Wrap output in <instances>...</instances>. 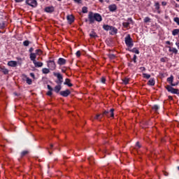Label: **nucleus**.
Segmentation results:
<instances>
[{"instance_id":"052dcab7","label":"nucleus","mask_w":179,"mask_h":179,"mask_svg":"<svg viewBox=\"0 0 179 179\" xmlns=\"http://www.w3.org/2000/svg\"><path fill=\"white\" fill-rule=\"evenodd\" d=\"M30 76H31V78H34V73H30Z\"/></svg>"},{"instance_id":"603ef678","label":"nucleus","mask_w":179,"mask_h":179,"mask_svg":"<svg viewBox=\"0 0 179 179\" xmlns=\"http://www.w3.org/2000/svg\"><path fill=\"white\" fill-rule=\"evenodd\" d=\"M161 62H166V58L162 57L160 59Z\"/></svg>"},{"instance_id":"f8f14e48","label":"nucleus","mask_w":179,"mask_h":179,"mask_svg":"<svg viewBox=\"0 0 179 179\" xmlns=\"http://www.w3.org/2000/svg\"><path fill=\"white\" fill-rule=\"evenodd\" d=\"M166 80L169 83H170L171 86H177V85H178V83H173V82L174 81V76H173L172 75L169 77Z\"/></svg>"},{"instance_id":"e2e57ef3","label":"nucleus","mask_w":179,"mask_h":179,"mask_svg":"<svg viewBox=\"0 0 179 179\" xmlns=\"http://www.w3.org/2000/svg\"><path fill=\"white\" fill-rule=\"evenodd\" d=\"M17 61H22V58H20V57H17Z\"/></svg>"},{"instance_id":"9b49d317","label":"nucleus","mask_w":179,"mask_h":179,"mask_svg":"<svg viewBox=\"0 0 179 179\" xmlns=\"http://www.w3.org/2000/svg\"><path fill=\"white\" fill-rule=\"evenodd\" d=\"M60 96H62V97H68L69 94H71V90H66L64 91H61L59 92Z\"/></svg>"},{"instance_id":"7ed1b4c3","label":"nucleus","mask_w":179,"mask_h":179,"mask_svg":"<svg viewBox=\"0 0 179 179\" xmlns=\"http://www.w3.org/2000/svg\"><path fill=\"white\" fill-rule=\"evenodd\" d=\"M47 66L50 71H55L57 64H55L54 59H50L47 62Z\"/></svg>"},{"instance_id":"0eeeda50","label":"nucleus","mask_w":179,"mask_h":179,"mask_svg":"<svg viewBox=\"0 0 179 179\" xmlns=\"http://www.w3.org/2000/svg\"><path fill=\"white\" fill-rule=\"evenodd\" d=\"M129 24H134V20H132V17H129L127 20H125V22H122V26L124 29H128Z\"/></svg>"},{"instance_id":"7c9ffc66","label":"nucleus","mask_w":179,"mask_h":179,"mask_svg":"<svg viewBox=\"0 0 179 179\" xmlns=\"http://www.w3.org/2000/svg\"><path fill=\"white\" fill-rule=\"evenodd\" d=\"M122 82H123L124 85H128V83H129V78H124L122 80Z\"/></svg>"},{"instance_id":"2f4dec72","label":"nucleus","mask_w":179,"mask_h":179,"mask_svg":"<svg viewBox=\"0 0 179 179\" xmlns=\"http://www.w3.org/2000/svg\"><path fill=\"white\" fill-rule=\"evenodd\" d=\"M88 161L90 162V164H94V158H93V157H88Z\"/></svg>"},{"instance_id":"49530a36","label":"nucleus","mask_w":179,"mask_h":179,"mask_svg":"<svg viewBox=\"0 0 179 179\" xmlns=\"http://www.w3.org/2000/svg\"><path fill=\"white\" fill-rule=\"evenodd\" d=\"M47 87H48V90L50 92H52V90H54V89H52V87L50 85H48Z\"/></svg>"},{"instance_id":"3c124183","label":"nucleus","mask_w":179,"mask_h":179,"mask_svg":"<svg viewBox=\"0 0 179 179\" xmlns=\"http://www.w3.org/2000/svg\"><path fill=\"white\" fill-rule=\"evenodd\" d=\"M76 3H81L82 0H73Z\"/></svg>"},{"instance_id":"bf43d9fd","label":"nucleus","mask_w":179,"mask_h":179,"mask_svg":"<svg viewBox=\"0 0 179 179\" xmlns=\"http://www.w3.org/2000/svg\"><path fill=\"white\" fill-rule=\"evenodd\" d=\"M166 44H168V45H171V43L169 41H166Z\"/></svg>"},{"instance_id":"39448f33","label":"nucleus","mask_w":179,"mask_h":179,"mask_svg":"<svg viewBox=\"0 0 179 179\" xmlns=\"http://www.w3.org/2000/svg\"><path fill=\"white\" fill-rule=\"evenodd\" d=\"M165 88L169 93H172V94H177L178 96H179V90L178 89L172 87L171 85H166L165 87Z\"/></svg>"},{"instance_id":"72a5a7b5","label":"nucleus","mask_w":179,"mask_h":179,"mask_svg":"<svg viewBox=\"0 0 179 179\" xmlns=\"http://www.w3.org/2000/svg\"><path fill=\"white\" fill-rule=\"evenodd\" d=\"M26 155H29V151L27 150H24L21 152V157H24Z\"/></svg>"},{"instance_id":"37998d69","label":"nucleus","mask_w":179,"mask_h":179,"mask_svg":"<svg viewBox=\"0 0 179 179\" xmlns=\"http://www.w3.org/2000/svg\"><path fill=\"white\" fill-rule=\"evenodd\" d=\"M136 58H138V57L136 56V55H134L133 59H132V61L134 62V64H136Z\"/></svg>"},{"instance_id":"ddd939ff","label":"nucleus","mask_w":179,"mask_h":179,"mask_svg":"<svg viewBox=\"0 0 179 179\" xmlns=\"http://www.w3.org/2000/svg\"><path fill=\"white\" fill-rule=\"evenodd\" d=\"M55 10V8L54 6H48L45 8V12L46 13H52Z\"/></svg>"},{"instance_id":"473e14b6","label":"nucleus","mask_w":179,"mask_h":179,"mask_svg":"<svg viewBox=\"0 0 179 179\" xmlns=\"http://www.w3.org/2000/svg\"><path fill=\"white\" fill-rule=\"evenodd\" d=\"M143 78H144V79H150V74L143 73Z\"/></svg>"},{"instance_id":"c756f323","label":"nucleus","mask_w":179,"mask_h":179,"mask_svg":"<svg viewBox=\"0 0 179 179\" xmlns=\"http://www.w3.org/2000/svg\"><path fill=\"white\" fill-rule=\"evenodd\" d=\"M179 34V29H175L172 31V34L173 36H177Z\"/></svg>"},{"instance_id":"2eb2a0df","label":"nucleus","mask_w":179,"mask_h":179,"mask_svg":"<svg viewBox=\"0 0 179 179\" xmlns=\"http://www.w3.org/2000/svg\"><path fill=\"white\" fill-rule=\"evenodd\" d=\"M169 52H172L173 54H175V55H177L178 54V50L176 48H171V46H168Z\"/></svg>"},{"instance_id":"de8ad7c7","label":"nucleus","mask_w":179,"mask_h":179,"mask_svg":"<svg viewBox=\"0 0 179 179\" xmlns=\"http://www.w3.org/2000/svg\"><path fill=\"white\" fill-rule=\"evenodd\" d=\"M33 51H34V48H30L29 50V52H30V54H34V52H33Z\"/></svg>"},{"instance_id":"b1692460","label":"nucleus","mask_w":179,"mask_h":179,"mask_svg":"<svg viewBox=\"0 0 179 179\" xmlns=\"http://www.w3.org/2000/svg\"><path fill=\"white\" fill-rule=\"evenodd\" d=\"M112 27H113V26H110L108 24L103 25V30H106V31H109L110 30H111Z\"/></svg>"},{"instance_id":"4d7b16f0","label":"nucleus","mask_w":179,"mask_h":179,"mask_svg":"<svg viewBox=\"0 0 179 179\" xmlns=\"http://www.w3.org/2000/svg\"><path fill=\"white\" fill-rule=\"evenodd\" d=\"M176 45L178 47V50H179V41H178L176 43Z\"/></svg>"},{"instance_id":"5701e85b","label":"nucleus","mask_w":179,"mask_h":179,"mask_svg":"<svg viewBox=\"0 0 179 179\" xmlns=\"http://www.w3.org/2000/svg\"><path fill=\"white\" fill-rule=\"evenodd\" d=\"M155 78H150L148 82L149 86H155Z\"/></svg>"},{"instance_id":"cd10ccee","label":"nucleus","mask_w":179,"mask_h":179,"mask_svg":"<svg viewBox=\"0 0 179 179\" xmlns=\"http://www.w3.org/2000/svg\"><path fill=\"white\" fill-rule=\"evenodd\" d=\"M90 37H91V38H96L97 37V34H96L94 31H92L90 34Z\"/></svg>"},{"instance_id":"f03ea898","label":"nucleus","mask_w":179,"mask_h":179,"mask_svg":"<svg viewBox=\"0 0 179 179\" xmlns=\"http://www.w3.org/2000/svg\"><path fill=\"white\" fill-rule=\"evenodd\" d=\"M124 43L128 48H132L134 47V40L131 38L130 34H127L124 38Z\"/></svg>"},{"instance_id":"8fccbe9b","label":"nucleus","mask_w":179,"mask_h":179,"mask_svg":"<svg viewBox=\"0 0 179 179\" xmlns=\"http://www.w3.org/2000/svg\"><path fill=\"white\" fill-rule=\"evenodd\" d=\"M139 69L141 71V72H145V71H146V68L145 67H140Z\"/></svg>"},{"instance_id":"c03bdc74","label":"nucleus","mask_w":179,"mask_h":179,"mask_svg":"<svg viewBox=\"0 0 179 179\" xmlns=\"http://www.w3.org/2000/svg\"><path fill=\"white\" fill-rule=\"evenodd\" d=\"M76 57H78V58H79V57H80V55H81L80 50L77 51L76 53Z\"/></svg>"},{"instance_id":"393cba45","label":"nucleus","mask_w":179,"mask_h":179,"mask_svg":"<svg viewBox=\"0 0 179 179\" xmlns=\"http://www.w3.org/2000/svg\"><path fill=\"white\" fill-rule=\"evenodd\" d=\"M0 69L4 75H8V73H9V70H8V69H6L5 67H1L0 68Z\"/></svg>"},{"instance_id":"20e7f679","label":"nucleus","mask_w":179,"mask_h":179,"mask_svg":"<svg viewBox=\"0 0 179 179\" xmlns=\"http://www.w3.org/2000/svg\"><path fill=\"white\" fill-rule=\"evenodd\" d=\"M31 61H32L35 68H41V66H43V65H44V64L41 62H36V57L34 56V55H32L31 56Z\"/></svg>"},{"instance_id":"aec40b11","label":"nucleus","mask_w":179,"mask_h":179,"mask_svg":"<svg viewBox=\"0 0 179 179\" xmlns=\"http://www.w3.org/2000/svg\"><path fill=\"white\" fill-rule=\"evenodd\" d=\"M108 9L110 12H115V10H117V5L111 4L108 6Z\"/></svg>"},{"instance_id":"79ce46f5","label":"nucleus","mask_w":179,"mask_h":179,"mask_svg":"<svg viewBox=\"0 0 179 179\" xmlns=\"http://www.w3.org/2000/svg\"><path fill=\"white\" fill-rule=\"evenodd\" d=\"M136 148H137L138 149H141V148L142 147V146L141 145V143H139V141L136 142Z\"/></svg>"},{"instance_id":"a18cd8bd","label":"nucleus","mask_w":179,"mask_h":179,"mask_svg":"<svg viewBox=\"0 0 179 179\" xmlns=\"http://www.w3.org/2000/svg\"><path fill=\"white\" fill-rule=\"evenodd\" d=\"M101 83L103 84L106 83V77H102L101 78Z\"/></svg>"},{"instance_id":"c85d7f7f","label":"nucleus","mask_w":179,"mask_h":179,"mask_svg":"<svg viewBox=\"0 0 179 179\" xmlns=\"http://www.w3.org/2000/svg\"><path fill=\"white\" fill-rule=\"evenodd\" d=\"M152 110H154V111H155V113H157V111H159V110H160V106H159L158 105H154L152 106Z\"/></svg>"},{"instance_id":"338daca9","label":"nucleus","mask_w":179,"mask_h":179,"mask_svg":"<svg viewBox=\"0 0 179 179\" xmlns=\"http://www.w3.org/2000/svg\"><path fill=\"white\" fill-rule=\"evenodd\" d=\"M52 148H54V145L50 144V149H52Z\"/></svg>"},{"instance_id":"a878e982","label":"nucleus","mask_w":179,"mask_h":179,"mask_svg":"<svg viewBox=\"0 0 179 179\" xmlns=\"http://www.w3.org/2000/svg\"><path fill=\"white\" fill-rule=\"evenodd\" d=\"M104 113H101V114H98L96 115L95 117V120H99L100 121H101V118H103V117H104Z\"/></svg>"},{"instance_id":"0e129e2a","label":"nucleus","mask_w":179,"mask_h":179,"mask_svg":"<svg viewBox=\"0 0 179 179\" xmlns=\"http://www.w3.org/2000/svg\"><path fill=\"white\" fill-rule=\"evenodd\" d=\"M62 72H63L64 73H65L66 72V70L62 69Z\"/></svg>"},{"instance_id":"f257e3e1","label":"nucleus","mask_w":179,"mask_h":179,"mask_svg":"<svg viewBox=\"0 0 179 179\" xmlns=\"http://www.w3.org/2000/svg\"><path fill=\"white\" fill-rule=\"evenodd\" d=\"M88 20L90 22V24H93L94 22H101L103 20V17H101V15L90 11L88 14Z\"/></svg>"},{"instance_id":"4468645a","label":"nucleus","mask_w":179,"mask_h":179,"mask_svg":"<svg viewBox=\"0 0 179 179\" xmlns=\"http://www.w3.org/2000/svg\"><path fill=\"white\" fill-rule=\"evenodd\" d=\"M66 19L69 23V24H72L75 22V17L73 15H69L66 16Z\"/></svg>"},{"instance_id":"c9c22d12","label":"nucleus","mask_w":179,"mask_h":179,"mask_svg":"<svg viewBox=\"0 0 179 179\" xmlns=\"http://www.w3.org/2000/svg\"><path fill=\"white\" fill-rule=\"evenodd\" d=\"M155 6L156 10H159V9H160V4L159 3V2H156L155 3Z\"/></svg>"},{"instance_id":"5fc2aeb1","label":"nucleus","mask_w":179,"mask_h":179,"mask_svg":"<svg viewBox=\"0 0 179 179\" xmlns=\"http://www.w3.org/2000/svg\"><path fill=\"white\" fill-rule=\"evenodd\" d=\"M23 1L24 0H15V2H16L17 3H19L20 2H23Z\"/></svg>"},{"instance_id":"1a4fd4ad","label":"nucleus","mask_w":179,"mask_h":179,"mask_svg":"<svg viewBox=\"0 0 179 179\" xmlns=\"http://www.w3.org/2000/svg\"><path fill=\"white\" fill-rule=\"evenodd\" d=\"M43 54V50H41V49H37L35 50L34 53H31L29 55V58L30 59H31V57L32 55H34L35 59L37 58V55H41Z\"/></svg>"},{"instance_id":"864d4df0","label":"nucleus","mask_w":179,"mask_h":179,"mask_svg":"<svg viewBox=\"0 0 179 179\" xmlns=\"http://www.w3.org/2000/svg\"><path fill=\"white\" fill-rule=\"evenodd\" d=\"M166 5H167V2H166V1H162V6H166Z\"/></svg>"},{"instance_id":"f704fd0d","label":"nucleus","mask_w":179,"mask_h":179,"mask_svg":"<svg viewBox=\"0 0 179 179\" xmlns=\"http://www.w3.org/2000/svg\"><path fill=\"white\" fill-rule=\"evenodd\" d=\"M26 82H27V85H31V83H33L31 78H29V77H27Z\"/></svg>"},{"instance_id":"09e8293b","label":"nucleus","mask_w":179,"mask_h":179,"mask_svg":"<svg viewBox=\"0 0 179 179\" xmlns=\"http://www.w3.org/2000/svg\"><path fill=\"white\" fill-rule=\"evenodd\" d=\"M46 94L47 96H52V91H48Z\"/></svg>"},{"instance_id":"6ab92c4d","label":"nucleus","mask_w":179,"mask_h":179,"mask_svg":"<svg viewBox=\"0 0 179 179\" xmlns=\"http://www.w3.org/2000/svg\"><path fill=\"white\" fill-rule=\"evenodd\" d=\"M62 84H58V85H56L54 88V92L55 93H60L61 92V89H62V87L61 86Z\"/></svg>"},{"instance_id":"bb28decb","label":"nucleus","mask_w":179,"mask_h":179,"mask_svg":"<svg viewBox=\"0 0 179 179\" xmlns=\"http://www.w3.org/2000/svg\"><path fill=\"white\" fill-rule=\"evenodd\" d=\"M50 71H51L49 68H43L42 69V73H44L45 75H47L48 73H50Z\"/></svg>"},{"instance_id":"4c0bfd02","label":"nucleus","mask_w":179,"mask_h":179,"mask_svg":"<svg viewBox=\"0 0 179 179\" xmlns=\"http://www.w3.org/2000/svg\"><path fill=\"white\" fill-rule=\"evenodd\" d=\"M82 12L83 13H87V7L86 6L83 7Z\"/></svg>"},{"instance_id":"6e6552de","label":"nucleus","mask_w":179,"mask_h":179,"mask_svg":"<svg viewBox=\"0 0 179 179\" xmlns=\"http://www.w3.org/2000/svg\"><path fill=\"white\" fill-rule=\"evenodd\" d=\"M26 5L31 6V8H37V0H25Z\"/></svg>"},{"instance_id":"774afa93","label":"nucleus","mask_w":179,"mask_h":179,"mask_svg":"<svg viewBox=\"0 0 179 179\" xmlns=\"http://www.w3.org/2000/svg\"><path fill=\"white\" fill-rule=\"evenodd\" d=\"M99 2H101V3H103V2H104V0H99Z\"/></svg>"},{"instance_id":"dca6fc26","label":"nucleus","mask_w":179,"mask_h":179,"mask_svg":"<svg viewBox=\"0 0 179 179\" xmlns=\"http://www.w3.org/2000/svg\"><path fill=\"white\" fill-rule=\"evenodd\" d=\"M57 64L60 66L65 65V64H66V59L59 57L57 60Z\"/></svg>"},{"instance_id":"6e6d98bb","label":"nucleus","mask_w":179,"mask_h":179,"mask_svg":"<svg viewBox=\"0 0 179 179\" xmlns=\"http://www.w3.org/2000/svg\"><path fill=\"white\" fill-rule=\"evenodd\" d=\"M164 173V176H165V177H167L169 176V173L166 172V171H163Z\"/></svg>"},{"instance_id":"a211bd4d","label":"nucleus","mask_w":179,"mask_h":179,"mask_svg":"<svg viewBox=\"0 0 179 179\" xmlns=\"http://www.w3.org/2000/svg\"><path fill=\"white\" fill-rule=\"evenodd\" d=\"M131 48H128L127 49V51H129L130 52H134V54H139V50L136 48H134L133 49H131Z\"/></svg>"},{"instance_id":"4be33fe9","label":"nucleus","mask_w":179,"mask_h":179,"mask_svg":"<svg viewBox=\"0 0 179 179\" xmlns=\"http://www.w3.org/2000/svg\"><path fill=\"white\" fill-rule=\"evenodd\" d=\"M64 85H66L69 87H72V86H73V85L71 83V80L69 78H66Z\"/></svg>"},{"instance_id":"58836bf2","label":"nucleus","mask_w":179,"mask_h":179,"mask_svg":"<svg viewBox=\"0 0 179 179\" xmlns=\"http://www.w3.org/2000/svg\"><path fill=\"white\" fill-rule=\"evenodd\" d=\"M150 22V18L149 17H145L144 18V23H149Z\"/></svg>"},{"instance_id":"412c9836","label":"nucleus","mask_w":179,"mask_h":179,"mask_svg":"<svg viewBox=\"0 0 179 179\" xmlns=\"http://www.w3.org/2000/svg\"><path fill=\"white\" fill-rule=\"evenodd\" d=\"M110 34L112 36H114V34H117V33H118V29H117V28H115V27H112L111 29L110 30Z\"/></svg>"},{"instance_id":"423d86ee","label":"nucleus","mask_w":179,"mask_h":179,"mask_svg":"<svg viewBox=\"0 0 179 179\" xmlns=\"http://www.w3.org/2000/svg\"><path fill=\"white\" fill-rule=\"evenodd\" d=\"M54 76H55L56 78H57V80L56 81V83H57V85H62V83L64 82V77L62 76V75L59 73H53Z\"/></svg>"},{"instance_id":"9d476101","label":"nucleus","mask_w":179,"mask_h":179,"mask_svg":"<svg viewBox=\"0 0 179 179\" xmlns=\"http://www.w3.org/2000/svg\"><path fill=\"white\" fill-rule=\"evenodd\" d=\"M103 115H106V117H114V108H111L110 111L105 110L103 112Z\"/></svg>"},{"instance_id":"69168bd1","label":"nucleus","mask_w":179,"mask_h":179,"mask_svg":"<svg viewBox=\"0 0 179 179\" xmlns=\"http://www.w3.org/2000/svg\"><path fill=\"white\" fill-rule=\"evenodd\" d=\"M169 99H170V100H173V96H169Z\"/></svg>"},{"instance_id":"13d9d810","label":"nucleus","mask_w":179,"mask_h":179,"mask_svg":"<svg viewBox=\"0 0 179 179\" xmlns=\"http://www.w3.org/2000/svg\"><path fill=\"white\" fill-rule=\"evenodd\" d=\"M128 66H129L130 68H132V66H134V64H132L131 63H129Z\"/></svg>"},{"instance_id":"f3484780","label":"nucleus","mask_w":179,"mask_h":179,"mask_svg":"<svg viewBox=\"0 0 179 179\" xmlns=\"http://www.w3.org/2000/svg\"><path fill=\"white\" fill-rule=\"evenodd\" d=\"M7 65L8 66H11L13 68H15L16 66H17V62L16 61H10L8 62Z\"/></svg>"},{"instance_id":"e433bc0d","label":"nucleus","mask_w":179,"mask_h":179,"mask_svg":"<svg viewBox=\"0 0 179 179\" xmlns=\"http://www.w3.org/2000/svg\"><path fill=\"white\" fill-rule=\"evenodd\" d=\"M30 44V42L29 41H24V42H23V45L24 46V47H29V45Z\"/></svg>"},{"instance_id":"680f3d73","label":"nucleus","mask_w":179,"mask_h":179,"mask_svg":"<svg viewBox=\"0 0 179 179\" xmlns=\"http://www.w3.org/2000/svg\"><path fill=\"white\" fill-rule=\"evenodd\" d=\"M175 6L176 8H179V5L177 3H176Z\"/></svg>"},{"instance_id":"ea45409f","label":"nucleus","mask_w":179,"mask_h":179,"mask_svg":"<svg viewBox=\"0 0 179 179\" xmlns=\"http://www.w3.org/2000/svg\"><path fill=\"white\" fill-rule=\"evenodd\" d=\"M0 29H5V22H0Z\"/></svg>"},{"instance_id":"a19ab883","label":"nucleus","mask_w":179,"mask_h":179,"mask_svg":"<svg viewBox=\"0 0 179 179\" xmlns=\"http://www.w3.org/2000/svg\"><path fill=\"white\" fill-rule=\"evenodd\" d=\"M108 57H109L110 59H114L115 58V56L114 54H110L108 55Z\"/></svg>"}]
</instances>
